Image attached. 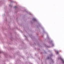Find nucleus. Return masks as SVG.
<instances>
[{
  "label": "nucleus",
  "mask_w": 64,
  "mask_h": 64,
  "mask_svg": "<svg viewBox=\"0 0 64 64\" xmlns=\"http://www.w3.org/2000/svg\"><path fill=\"white\" fill-rule=\"evenodd\" d=\"M60 59H61V60L62 61V63H64V60H63V59H62V58H60Z\"/></svg>",
  "instance_id": "1"
},
{
  "label": "nucleus",
  "mask_w": 64,
  "mask_h": 64,
  "mask_svg": "<svg viewBox=\"0 0 64 64\" xmlns=\"http://www.w3.org/2000/svg\"><path fill=\"white\" fill-rule=\"evenodd\" d=\"M16 6H15V7H14V8H16Z\"/></svg>",
  "instance_id": "4"
},
{
  "label": "nucleus",
  "mask_w": 64,
  "mask_h": 64,
  "mask_svg": "<svg viewBox=\"0 0 64 64\" xmlns=\"http://www.w3.org/2000/svg\"><path fill=\"white\" fill-rule=\"evenodd\" d=\"M33 20L34 21H36V20L35 18H34L33 19Z\"/></svg>",
  "instance_id": "2"
},
{
  "label": "nucleus",
  "mask_w": 64,
  "mask_h": 64,
  "mask_svg": "<svg viewBox=\"0 0 64 64\" xmlns=\"http://www.w3.org/2000/svg\"><path fill=\"white\" fill-rule=\"evenodd\" d=\"M48 59H49V58H48Z\"/></svg>",
  "instance_id": "5"
},
{
  "label": "nucleus",
  "mask_w": 64,
  "mask_h": 64,
  "mask_svg": "<svg viewBox=\"0 0 64 64\" xmlns=\"http://www.w3.org/2000/svg\"><path fill=\"white\" fill-rule=\"evenodd\" d=\"M56 54H58V52L57 51L56 52Z\"/></svg>",
  "instance_id": "3"
}]
</instances>
